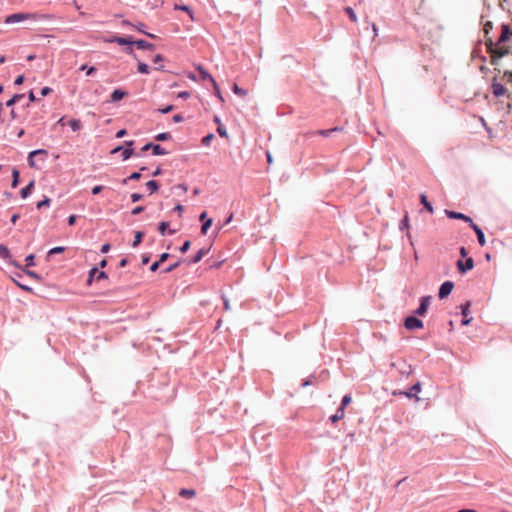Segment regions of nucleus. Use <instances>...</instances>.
Returning a JSON list of instances; mask_svg holds the SVG:
<instances>
[{"mask_svg":"<svg viewBox=\"0 0 512 512\" xmlns=\"http://www.w3.org/2000/svg\"><path fill=\"white\" fill-rule=\"evenodd\" d=\"M134 45L138 48V49H141V50H155L156 46L151 43V42H148L144 39H137L134 41Z\"/></svg>","mask_w":512,"mask_h":512,"instance_id":"17","label":"nucleus"},{"mask_svg":"<svg viewBox=\"0 0 512 512\" xmlns=\"http://www.w3.org/2000/svg\"><path fill=\"white\" fill-rule=\"evenodd\" d=\"M137 71L139 73H141V74H149L150 73V68H149L148 64H146L144 62H141V61H138Z\"/></svg>","mask_w":512,"mask_h":512,"instance_id":"35","label":"nucleus"},{"mask_svg":"<svg viewBox=\"0 0 512 512\" xmlns=\"http://www.w3.org/2000/svg\"><path fill=\"white\" fill-rule=\"evenodd\" d=\"M344 415H345V410H343V408L338 407L336 412L333 415H331L329 419L332 423H336L339 420H341L342 418H344Z\"/></svg>","mask_w":512,"mask_h":512,"instance_id":"26","label":"nucleus"},{"mask_svg":"<svg viewBox=\"0 0 512 512\" xmlns=\"http://www.w3.org/2000/svg\"><path fill=\"white\" fill-rule=\"evenodd\" d=\"M183 262V259H179L178 261H176L175 263H172L170 264L169 266H167L163 272L164 273H170L172 271H174L176 268H178L180 266V264Z\"/></svg>","mask_w":512,"mask_h":512,"instance_id":"40","label":"nucleus"},{"mask_svg":"<svg viewBox=\"0 0 512 512\" xmlns=\"http://www.w3.org/2000/svg\"><path fill=\"white\" fill-rule=\"evenodd\" d=\"M445 214L450 219L462 220L465 223H468L469 227L474 223V221L472 220V218L470 216H468L464 213H461V212H456L453 210L446 209Z\"/></svg>","mask_w":512,"mask_h":512,"instance_id":"10","label":"nucleus"},{"mask_svg":"<svg viewBox=\"0 0 512 512\" xmlns=\"http://www.w3.org/2000/svg\"><path fill=\"white\" fill-rule=\"evenodd\" d=\"M232 91L234 94L238 96H245L247 94V91L243 88L239 87L237 84H234L232 87Z\"/></svg>","mask_w":512,"mask_h":512,"instance_id":"45","label":"nucleus"},{"mask_svg":"<svg viewBox=\"0 0 512 512\" xmlns=\"http://www.w3.org/2000/svg\"><path fill=\"white\" fill-rule=\"evenodd\" d=\"M11 257L12 256L8 247L4 244H0V258L8 261L10 264L17 268H21V265L17 261L12 260Z\"/></svg>","mask_w":512,"mask_h":512,"instance_id":"12","label":"nucleus"},{"mask_svg":"<svg viewBox=\"0 0 512 512\" xmlns=\"http://www.w3.org/2000/svg\"><path fill=\"white\" fill-rule=\"evenodd\" d=\"M213 224V219L212 218H207L205 219L203 222H202V226H201V233L203 235H206L207 232H208V229L212 226Z\"/></svg>","mask_w":512,"mask_h":512,"instance_id":"33","label":"nucleus"},{"mask_svg":"<svg viewBox=\"0 0 512 512\" xmlns=\"http://www.w3.org/2000/svg\"><path fill=\"white\" fill-rule=\"evenodd\" d=\"M51 92H52V89L48 86H45L41 89L40 94L42 97H45V96L49 95Z\"/></svg>","mask_w":512,"mask_h":512,"instance_id":"60","label":"nucleus"},{"mask_svg":"<svg viewBox=\"0 0 512 512\" xmlns=\"http://www.w3.org/2000/svg\"><path fill=\"white\" fill-rule=\"evenodd\" d=\"M131 200L133 203L140 201L143 198V195L140 193H132L131 194Z\"/></svg>","mask_w":512,"mask_h":512,"instance_id":"59","label":"nucleus"},{"mask_svg":"<svg viewBox=\"0 0 512 512\" xmlns=\"http://www.w3.org/2000/svg\"><path fill=\"white\" fill-rule=\"evenodd\" d=\"M24 97V94L16 93L6 101V107H12Z\"/></svg>","mask_w":512,"mask_h":512,"instance_id":"29","label":"nucleus"},{"mask_svg":"<svg viewBox=\"0 0 512 512\" xmlns=\"http://www.w3.org/2000/svg\"><path fill=\"white\" fill-rule=\"evenodd\" d=\"M20 269H22V270H23V272H24L27 276H29V277H31V278H34V279H36V280H40V279H41V276H40L37 272H35V271L29 270V269H24V268H22V267H21Z\"/></svg>","mask_w":512,"mask_h":512,"instance_id":"46","label":"nucleus"},{"mask_svg":"<svg viewBox=\"0 0 512 512\" xmlns=\"http://www.w3.org/2000/svg\"><path fill=\"white\" fill-rule=\"evenodd\" d=\"M37 18V15L34 13H27V12H18L10 14L6 17L5 23L6 24H16L20 23L25 20L33 19L35 20Z\"/></svg>","mask_w":512,"mask_h":512,"instance_id":"3","label":"nucleus"},{"mask_svg":"<svg viewBox=\"0 0 512 512\" xmlns=\"http://www.w3.org/2000/svg\"><path fill=\"white\" fill-rule=\"evenodd\" d=\"M344 11L348 15L349 19L352 22L356 23L358 21L357 15H356L355 11L353 10V8L347 6L344 8Z\"/></svg>","mask_w":512,"mask_h":512,"instance_id":"36","label":"nucleus"},{"mask_svg":"<svg viewBox=\"0 0 512 512\" xmlns=\"http://www.w3.org/2000/svg\"><path fill=\"white\" fill-rule=\"evenodd\" d=\"M151 151L152 155L154 156H161L168 154V151L164 149L160 144L154 143V142H148L146 143L142 148L140 153L137 154L138 157H141L143 153L147 151Z\"/></svg>","mask_w":512,"mask_h":512,"instance_id":"4","label":"nucleus"},{"mask_svg":"<svg viewBox=\"0 0 512 512\" xmlns=\"http://www.w3.org/2000/svg\"><path fill=\"white\" fill-rule=\"evenodd\" d=\"M144 210H145V206H136L135 208L132 209L131 214L132 215H139L142 212H144Z\"/></svg>","mask_w":512,"mask_h":512,"instance_id":"55","label":"nucleus"},{"mask_svg":"<svg viewBox=\"0 0 512 512\" xmlns=\"http://www.w3.org/2000/svg\"><path fill=\"white\" fill-rule=\"evenodd\" d=\"M25 262H26V265L27 266H35V255L34 254H29L26 256L25 258Z\"/></svg>","mask_w":512,"mask_h":512,"instance_id":"51","label":"nucleus"},{"mask_svg":"<svg viewBox=\"0 0 512 512\" xmlns=\"http://www.w3.org/2000/svg\"><path fill=\"white\" fill-rule=\"evenodd\" d=\"M51 203V199L47 196H44V198L39 201L36 205L37 209H41L43 207H49Z\"/></svg>","mask_w":512,"mask_h":512,"instance_id":"42","label":"nucleus"},{"mask_svg":"<svg viewBox=\"0 0 512 512\" xmlns=\"http://www.w3.org/2000/svg\"><path fill=\"white\" fill-rule=\"evenodd\" d=\"M416 315H409L404 320V326L407 330L414 331L417 329H421L424 326V323L421 319Z\"/></svg>","mask_w":512,"mask_h":512,"instance_id":"5","label":"nucleus"},{"mask_svg":"<svg viewBox=\"0 0 512 512\" xmlns=\"http://www.w3.org/2000/svg\"><path fill=\"white\" fill-rule=\"evenodd\" d=\"M144 232L143 231H136L135 234H134V240L132 242V247L133 248H136L140 245V243L142 242L143 240V237H144Z\"/></svg>","mask_w":512,"mask_h":512,"instance_id":"30","label":"nucleus"},{"mask_svg":"<svg viewBox=\"0 0 512 512\" xmlns=\"http://www.w3.org/2000/svg\"><path fill=\"white\" fill-rule=\"evenodd\" d=\"M470 228L475 232L476 234V237H477V241L479 243L480 246H485L486 245V239H485V234L483 232V230L479 227V225H477L475 222L470 226Z\"/></svg>","mask_w":512,"mask_h":512,"instance_id":"16","label":"nucleus"},{"mask_svg":"<svg viewBox=\"0 0 512 512\" xmlns=\"http://www.w3.org/2000/svg\"><path fill=\"white\" fill-rule=\"evenodd\" d=\"M453 288H454V283L452 281H450V280L444 281L439 287L438 298L440 300L447 298L451 294Z\"/></svg>","mask_w":512,"mask_h":512,"instance_id":"11","label":"nucleus"},{"mask_svg":"<svg viewBox=\"0 0 512 512\" xmlns=\"http://www.w3.org/2000/svg\"><path fill=\"white\" fill-rule=\"evenodd\" d=\"M315 379L314 375H311L310 377L304 379L301 383V387H308L313 384V380Z\"/></svg>","mask_w":512,"mask_h":512,"instance_id":"52","label":"nucleus"},{"mask_svg":"<svg viewBox=\"0 0 512 512\" xmlns=\"http://www.w3.org/2000/svg\"><path fill=\"white\" fill-rule=\"evenodd\" d=\"M190 246H191V242L190 240H185L182 245L179 247V251L181 253H186L189 249H190Z\"/></svg>","mask_w":512,"mask_h":512,"instance_id":"50","label":"nucleus"},{"mask_svg":"<svg viewBox=\"0 0 512 512\" xmlns=\"http://www.w3.org/2000/svg\"><path fill=\"white\" fill-rule=\"evenodd\" d=\"M420 203L430 214L434 212V208L431 202L428 200L427 196L424 193L420 194Z\"/></svg>","mask_w":512,"mask_h":512,"instance_id":"23","label":"nucleus"},{"mask_svg":"<svg viewBox=\"0 0 512 512\" xmlns=\"http://www.w3.org/2000/svg\"><path fill=\"white\" fill-rule=\"evenodd\" d=\"M422 384L421 382H416L413 384L408 390L399 392V395H404L405 397L412 399L416 398L417 394L421 392Z\"/></svg>","mask_w":512,"mask_h":512,"instance_id":"13","label":"nucleus"},{"mask_svg":"<svg viewBox=\"0 0 512 512\" xmlns=\"http://www.w3.org/2000/svg\"><path fill=\"white\" fill-rule=\"evenodd\" d=\"M14 282L16 283V285L21 288L22 290L26 291V292H32V288L30 286H27V285H24L16 280H14Z\"/></svg>","mask_w":512,"mask_h":512,"instance_id":"58","label":"nucleus"},{"mask_svg":"<svg viewBox=\"0 0 512 512\" xmlns=\"http://www.w3.org/2000/svg\"><path fill=\"white\" fill-rule=\"evenodd\" d=\"M171 138V134L169 132H161L154 136V139L158 142H164Z\"/></svg>","mask_w":512,"mask_h":512,"instance_id":"37","label":"nucleus"},{"mask_svg":"<svg viewBox=\"0 0 512 512\" xmlns=\"http://www.w3.org/2000/svg\"><path fill=\"white\" fill-rule=\"evenodd\" d=\"M141 172L140 171H135V172H132L127 178H124L122 180V184L123 185H126L128 183V181L130 180H134V181H137L141 178Z\"/></svg>","mask_w":512,"mask_h":512,"instance_id":"31","label":"nucleus"},{"mask_svg":"<svg viewBox=\"0 0 512 512\" xmlns=\"http://www.w3.org/2000/svg\"><path fill=\"white\" fill-rule=\"evenodd\" d=\"M470 307H471V302L470 301H466V302H464V303H462L460 305L461 315H462L461 324L463 326L469 325L471 323L472 319H473L470 316Z\"/></svg>","mask_w":512,"mask_h":512,"instance_id":"9","label":"nucleus"},{"mask_svg":"<svg viewBox=\"0 0 512 512\" xmlns=\"http://www.w3.org/2000/svg\"><path fill=\"white\" fill-rule=\"evenodd\" d=\"M222 300H223V308L225 311H229L230 310V302H229V299L225 296V295H222L221 296Z\"/></svg>","mask_w":512,"mask_h":512,"instance_id":"56","label":"nucleus"},{"mask_svg":"<svg viewBox=\"0 0 512 512\" xmlns=\"http://www.w3.org/2000/svg\"><path fill=\"white\" fill-rule=\"evenodd\" d=\"M68 126L73 132L79 131L81 129V121L79 119H70Z\"/></svg>","mask_w":512,"mask_h":512,"instance_id":"32","label":"nucleus"},{"mask_svg":"<svg viewBox=\"0 0 512 512\" xmlns=\"http://www.w3.org/2000/svg\"><path fill=\"white\" fill-rule=\"evenodd\" d=\"M80 71H86L88 76H92L96 72L95 66H88L87 64H82L79 68Z\"/></svg>","mask_w":512,"mask_h":512,"instance_id":"38","label":"nucleus"},{"mask_svg":"<svg viewBox=\"0 0 512 512\" xmlns=\"http://www.w3.org/2000/svg\"><path fill=\"white\" fill-rule=\"evenodd\" d=\"M214 139V134L213 133H208L207 135H205L202 140H201V143L202 145L204 146H209L211 144V141Z\"/></svg>","mask_w":512,"mask_h":512,"instance_id":"44","label":"nucleus"},{"mask_svg":"<svg viewBox=\"0 0 512 512\" xmlns=\"http://www.w3.org/2000/svg\"><path fill=\"white\" fill-rule=\"evenodd\" d=\"M196 69L198 70L202 80H207L211 84H215L216 80L214 77L202 65H198Z\"/></svg>","mask_w":512,"mask_h":512,"instance_id":"22","label":"nucleus"},{"mask_svg":"<svg viewBox=\"0 0 512 512\" xmlns=\"http://www.w3.org/2000/svg\"><path fill=\"white\" fill-rule=\"evenodd\" d=\"M153 63L160 64V62L164 61V56L162 54H156L153 59Z\"/></svg>","mask_w":512,"mask_h":512,"instance_id":"62","label":"nucleus"},{"mask_svg":"<svg viewBox=\"0 0 512 512\" xmlns=\"http://www.w3.org/2000/svg\"><path fill=\"white\" fill-rule=\"evenodd\" d=\"M20 183V172L17 168L12 169L11 187L16 188Z\"/></svg>","mask_w":512,"mask_h":512,"instance_id":"27","label":"nucleus"},{"mask_svg":"<svg viewBox=\"0 0 512 512\" xmlns=\"http://www.w3.org/2000/svg\"><path fill=\"white\" fill-rule=\"evenodd\" d=\"M103 190L102 185H96L92 188L91 193L92 195H98Z\"/></svg>","mask_w":512,"mask_h":512,"instance_id":"63","label":"nucleus"},{"mask_svg":"<svg viewBox=\"0 0 512 512\" xmlns=\"http://www.w3.org/2000/svg\"><path fill=\"white\" fill-rule=\"evenodd\" d=\"M107 43H116L120 46H126V48L124 49V52L133 57L135 60H138V56L137 54L135 53L134 49H133V46H134V37L133 36H130V35H126V36H119V35H112L110 37H108L106 40H105Z\"/></svg>","mask_w":512,"mask_h":512,"instance_id":"1","label":"nucleus"},{"mask_svg":"<svg viewBox=\"0 0 512 512\" xmlns=\"http://www.w3.org/2000/svg\"><path fill=\"white\" fill-rule=\"evenodd\" d=\"M149 262H150V254H148V253L143 254L142 257H141L142 265H146Z\"/></svg>","mask_w":512,"mask_h":512,"instance_id":"64","label":"nucleus"},{"mask_svg":"<svg viewBox=\"0 0 512 512\" xmlns=\"http://www.w3.org/2000/svg\"><path fill=\"white\" fill-rule=\"evenodd\" d=\"M34 187H35V181L34 180H31L25 187H23L21 190H20V196L22 199H26L28 198L33 190H34Z\"/></svg>","mask_w":512,"mask_h":512,"instance_id":"21","label":"nucleus"},{"mask_svg":"<svg viewBox=\"0 0 512 512\" xmlns=\"http://www.w3.org/2000/svg\"><path fill=\"white\" fill-rule=\"evenodd\" d=\"M492 93L495 97H501L506 93V88L496 81V78H494L492 83Z\"/></svg>","mask_w":512,"mask_h":512,"instance_id":"19","label":"nucleus"},{"mask_svg":"<svg viewBox=\"0 0 512 512\" xmlns=\"http://www.w3.org/2000/svg\"><path fill=\"white\" fill-rule=\"evenodd\" d=\"M173 110H174V105L168 104V105H166V106H164L162 108H159L157 111L159 113H161V114H168V113H170Z\"/></svg>","mask_w":512,"mask_h":512,"instance_id":"48","label":"nucleus"},{"mask_svg":"<svg viewBox=\"0 0 512 512\" xmlns=\"http://www.w3.org/2000/svg\"><path fill=\"white\" fill-rule=\"evenodd\" d=\"M431 300L432 296L430 295L421 297L419 306L417 307L416 310H414L413 314L419 317L424 316L428 311Z\"/></svg>","mask_w":512,"mask_h":512,"instance_id":"7","label":"nucleus"},{"mask_svg":"<svg viewBox=\"0 0 512 512\" xmlns=\"http://www.w3.org/2000/svg\"><path fill=\"white\" fill-rule=\"evenodd\" d=\"M65 251V247L63 246H56V247H53L51 248L48 253H47V258L51 257L52 255H55V254H60V253H63Z\"/></svg>","mask_w":512,"mask_h":512,"instance_id":"39","label":"nucleus"},{"mask_svg":"<svg viewBox=\"0 0 512 512\" xmlns=\"http://www.w3.org/2000/svg\"><path fill=\"white\" fill-rule=\"evenodd\" d=\"M34 157L35 155H32V151H30L28 153V157H27V161H28V165L32 168H35L36 167V162L34 160Z\"/></svg>","mask_w":512,"mask_h":512,"instance_id":"54","label":"nucleus"},{"mask_svg":"<svg viewBox=\"0 0 512 512\" xmlns=\"http://www.w3.org/2000/svg\"><path fill=\"white\" fill-rule=\"evenodd\" d=\"M409 227H410L409 217H408V214L406 213L399 223V229L401 231H404V230H409Z\"/></svg>","mask_w":512,"mask_h":512,"instance_id":"34","label":"nucleus"},{"mask_svg":"<svg viewBox=\"0 0 512 512\" xmlns=\"http://www.w3.org/2000/svg\"><path fill=\"white\" fill-rule=\"evenodd\" d=\"M456 267L458 269V272L461 275L466 274L468 271L472 270L474 267V260L472 257H467L465 261L458 260L456 262Z\"/></svg>","mask_w":512,"mask_h":512,"instance_id":"8","label":"nucleus"},{"mask_svg":"<svg viewBox=\"0 0 512 512\" xmlns=\"http://www.w3.org/2000/svg\"><path fill=\"white\" fill-rule=\"evenodd\" d=\"M333 133V130L330 129H320L316 131V134L321 135L323 137H329Z\"/></svg>","mask_w":512,"mask_h":512,"instance_id":"53","label":"nucleus"},{"mask_svg":"<svg viewBox=\"0 0 512 512\" xmlns=\"http://www.w3.org/2000/svg\"><path fill=\"white\" fill-rule=\"evenodd\" d=\"M217 133L222 138H228V132L224 125L217 126Z\"/></svg>","mask_w":512,"mask_h":512,"instance_id":"47","label":"nucleus"},{"mask_svg":"<svg viewBox=\"0 0 512 512\" xmlns=\"http://www.w3.org/2000/svg\"><path fill=\"white\" fill-rule=\"evenodd\" d=\"M127 95H128L127 91L117 88L111 93L109 101L112 103L119 102Z\"/></svg>","mask_w":512,"mask_h":512,"instance_id":"18","label":"nucleus"},{"mask_svg":"<svg viewBox=\"0 0 512 512\" xmlns=\"http://www.w3.org/2000/svg\"><path fill=\"white\" fill-rule=\"evenodd\" d=\"M134 28H135L138 32H140V33H142V34H144V35L148 36L149 38H152V39L157 38V36H156V35H154V34L149 33V32H147V31H146V29H145V28H146V25H145L144 23H142V22H138L137 24H135V25H134Z\"/></svg>","mask_w":512,"mask_h":512,"instance_id":"24","label":"nucleus"},{"mask_svg":"<svg viewBox=\"0 0 512 512\" xmlns=\"http://www.w3.org/2000/svg\"><path fill=\"white\" fill-rule=\"evenodd\" d=\"M108 278V274L105 271H100L98 269V266H93L88 273V279L86 281V284L90 286L94 279L97 281L104 280Z\"/></svg>","mask_w":512,"mask_h":512,"instance_id":"6","label":"nucleus"},{"mask_svg":"<svg viewBox=\"0 0 512 512\" xmlns=\"http://www.w3.org/2000/svg\"><path fill=\"white\" fill-rule=\"evenodd\" d=\"M213 86V89L215 90V95L216 97L221 101V102H224V98L221 94V91H220V88H219V85L218 83L215 81V84H212Z\"/></svg>","mask_w":512,"mask_h":512,"instance_id":"49","label":"nucleus"},{"mask_svg":"<svg viewBox=\"0 0 512 512\" xmlns=\"http://www.w3.org/2000/svg\"><path fill=\"white\" fill-rule=\"evenodd\" d=\"M169 227V222L161 221L158 225V232L164 236L167 233V229Z\"/></svg>","mask_w":512,"mask_h":512,"instance_id":"41","label":"nucleus"},{"mask_svg":"<svg viewBox=\"0 0 512 512\" xmlns=\"http://www.w3.org/2000/svg\"><path fill=\"white\" fill-rule=\"evenodd\" d=\"M352 401V397L350 394H345L343 397H342V400H341V404H340V408H343V410H345V407L347 405H349Z\"/></svg>","mask_w":512,"mask_h":512,"instance_id":"43","label":"nucleus"},{"mask_svg":"<svg viewBox=\"0 0 512 512\" xmlns=\"http://www.w3.org/2000/svg\"><path fill=\"white\" fill-rule=\"evenodd\" d=\"M490 30H492V23L490 21H487L484 24V32H485V37H486V45H487L488 49L492 50L495 47V43L493 42L492 38L488 37V34H489Z\"/></svg>","mask_w":512,"mask_h":512,"instance_id":"20","label":"nucleus"},{"mask_svg":"<svg viewBox=\"0 0 512 512\" xmlns=\"http://www.w3.org/2000/svg\"><path fill=\"white\" fill-rule=\"evenodd\" d=\"M178 495L183 498H193L196 495L194 489L182 488L179 490Z\"/></svg>","mask_w":512,"mask_h":512,"instance_id":"28","label":"nucleus"},{"mask_svg":"<svg viewBox=\"0 0 512 512\" xmlns=\"http://www.w3.org/2000/svg\"><path fill=\"white\" fill-rule=\"evenodd\" d=\"M32 155H35V156H38V155L47 156L48 152H47L46 149L40 148V149L33 150L32 151Z\"/></svg>","mask_w":512,"mask_h":512,"instance_id":"57","label":"nucleus"},{"mask_svg":"<svg viewBox=\"0 0 512 512\" xmlns=\"http://www.w3.org/2000/svg\"><path fill=\"white\" fill-rule=\"evenodd\" d=\"M76 220H77V216L75 214H71L67 218V223H68L69 226H73L76 223Z\"/></svg>","mask_w":512,"mask_h":512,"instance_id":"61","label":"nucleus"},{"mask_svg":"<svg viewBox=\"0 0 512 512\" xmlns=\"http://www.w3.org/2000/svg\"><path fill=\"white\" fill-rule=\"evenodd\" d=\"M134 144H135L134 140H126L122 144L114 147L110 151V154L114 155V154L119 153L120 150H123V153L121 154L122 161H127L135 154V151L133 148Z\"/></svg>","mask_w":512,"mask_h":512,"instance_id":"2","label":"nucleus"},{"mask_svg":"<svg viewBox=\"0 0 512 512\" xmlns=\"http://www.w3.org/2000/svg\"><path fill=\"white\" fill-rule=\"evenodd\" d=\"M511 35H512V32H511V28H510L509 24L503 23L501 25V34L498 37L495 45L506 42L511 37Z\"/></svg>","mask_w":512,"mask_h":512,"instance_id":"14","label":"nucleus"},{"mask_svg":"<svg viewBox=\"0 0 512 512\" xmlns=\"http://www.w3.org/2000/svg\"><path fill=\"white\" fill-rule=\"evenodd\" d=\"M209 250H210V247L199 249L193 257H191L187 260V264L193 265V264L200 262L202 260V258L209 252Z\"/></svg>","mask_w":512,"mask_h":512,"instance_id":"15","label":"nucleus"},{"mask_svg":"<svg viewBox=\"0 0 512 512\" xmlns=\"http://www.w3.org/2000/svg\"><path fill=\"white\" fill-rule=\"evenodd\" d=\"M145 186H146L149 194H153V193L157 192L160 188V185H159L158 181H156V180L147 181Z\"/></svg>","mask_w":512,"mask_h":512,"instance_id":"25","label":"nucleus"}]
</instances>
